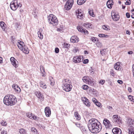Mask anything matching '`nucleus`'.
Instances as JSON below:
<instances>
[{
  "label": "nucleus",
  "instance_id": "nucleus-1",
  "mask_svg": "<svg viewBox=\"0 0 134 134\" xmlns=\"http://www.w3.org/2000/svg\"><path fill=\"white\" fill-rule=\"evenodd\" d=\"M88 126L89 130L92 133H97L102 129L100 122L96 119L92 118L89 121Z\"/></svg>",
  "mask_w": 134,
  "mask_h": 134
},
{
  "label": "nucleus",
  "instance_id": "nucleus-2",
  "mask_svg": "<svg viewBox=\"0 0 134 134\" xmlns=\"http://www.w3.org/2000/svg\"><path fill=\"white\" fill-rule=\"evenodd\" d=\"M16 101L15 97L12 94L5 96L3 99L4 103L7 105L10 106L14 105Z\"/></svg>",
  "mask_w": 134,
  "mask_h": 134
},
{
  "label": "nucleus",
  "instance_id": "nucleus-3",
  "mask_svg": "<svg viewBox=\"0 0 134 134\" xmlns=\"http://www.w3.org/2000/svg\"><path fill=\"white\" fill-rule=\"evenodd\" d=\"M63 90L66 92L71 91L72 87V85L70 84V81L69 79H65L63 81Z\"/></svg>",
  "mask_w": 134,
  "mask_h": 134
},
{
  "label": "nucleus",
  "instance_id": "nucleus-4",
  "mask_svg": "<svg viewBox=\"0 0 134 134\" xmlns=\"http://www.w3.org/2000/svg\"><path fill=\"white\" fill-rule=\"evenodd\" d=\"M127 122L129 127V134H134V129L133 126H134V121L130 118L127 119Z\"/></svg>",
  "mask_w": 134,
  "mask_h": 134
},
{
  "label": "nucleus",
  "instance_id": "nucleus-5",
  "mask_svg": "<svg viewBox=\"0 0 134 134\" xmlns=\"http://www.w3.org/2000/svg\"><path fill=\"white\" fill-rule=\"evenodd\" d=\"M48 21L49 23L53 25H57L58 21L56 17L52 14H50L47 17Z\"/></svg>",
  "mask_w": 134,
  "mask_h": 134
},
{
  "label": "nucleus",
  "instance_id": "nucleus-6",
  "mask_svg": "<svg viewBox=\"0 0 134 134\" xmlns=\"http://www.w3.org/2000/svg\"><path fill=\"white\" fill-rule=\"evenodd\" d=\"M83 81L86 83L92 86L94 85L93 79L91 77L88 76H85L82 79Z\"/></svg>",
  "mask_w": 134,
  "mask_h": 134
},
{
  "label": "nucleus",
  "instance_id": "nucleus-7",
  "mask_svg": "<svg viewBox=\"0 0 134 134\" xmlns=\"http://www.w3.org/2000/svg\"><path fill=\"white\" fill-rule=\"evenodd\" d=\"M10 8L13 10H16L19 5L18 4V2L17 0H14L12 2L10 5Z\"/></svg>",
  "mask_w": 134,
  "mask_h": 134
},
{
  "label": "nucleus",
  "instance_id": "nucleus-8",
  "mask_svg": "<svg viewBox=\"0 0 134 134\" xmlns=\"http://www.w3.org/2000/svg\"><path fill=\"white\" fill-rule=\"evenodd\" d=\"M113 121L118 124L121 123V120L120 117H118L117 115H114L113 117Z\"/></svg>",
  "mask_w": 134,
  "mask_h": 134
},
{
  "label": "nucleus",
  "instance_id": "nucleus-9",
  "mask_svg": "<svg viewBox=\"0 0 134 134\" xmlns=\"http://www.w3.org/2000/svg\"><path fill=\"white\" fill-rule=\"evenodd\" d=\"M83 57L82 56H76L74 57L72 61L75 63H79L81 62V60Z\"/></svg>",
  "mask_w": 134,
  "mask_h": 134
},
{
  "label": "nucleus",
  "instance_id": "nucleus-10",
  "mask_svg": "<svg viewBox=\"0 0 134 134\" xmlns=\"http://www.w3.org/2000/svg\"><path fill=\"white\" fill-rule=\"evenodd\" d=\"M103 124L106 128H110L112 127V125L110 121L107 119H104L103 121Z\"/></svg>",
  "mask_w": 134,
  "mask_h": 134
},
{
  "label": "nucleus",
  "instance_id": "nucleus-11",
  "mask_svg": "<svg viewBox=\"0 0 134 134\" xmlns=\"http://www.w3.org/2000/svg\"><path fill=\"white\" fill-rule=\"evenodd\" d=\"M81 99L83 102L84 103L86 106L88 107L90 106L91 103L90 102L89 100L85 97H83L81 98Z\"/></svg>",
  "mask_w": 134,
  "mask_h": 134
},
{
  "label": "nucleus",
  "instance_id": "nucleus-12",
  "mask_svg": "<svg viewBox=\"0 0 134 134\" xmlns=\"http://www.w3.org/2000/svg\"><path fill=\"white\" fill-rule=\"evenodd\" d=\"M111 16L113 20L115 21L118 20L119 19V15L118 14H116L114 12H112Z\"/></svg>",
  "mask_w": 134,
  "mask_h": 134
},
{
  "label": "nucleus",
  "instance_id": "nucleus-13",
  "mask_svg": "<svg viewBox=\"0 0 134 134\" xmlns=\"http://www.w3.org/2000/svg\"><path fill=\"white\" fill-rule=\"evenodd\" d=\"M112 131L114 134H121L122 133L121 129L117 127L114 128Z\"/></svg>",
  "mask_w": 134,
  "mask_h": 134
},
{
  "label": "nucleus",
  "instance_id": "nucleus-14",
  "mask_svg": "<svg viewBox=\"0 0 134 134\" xmlns=\"http://www.w3.org/2000/svg\"><path fill=\"white\" fill-rule=\"evenodd\" d=\"M22 50L24 53L27 54L29 53V50L28 48L25 45H24V46L22 47L21 49H19Z\"/></svg>",
  "mask_w": 134,
  "mask_h": 134
},
{
  "label": "nucleus",
  "instance_id": "nucleus-15",
  "mask_svg": "<svg viewBox=\"0 0 134 134\" xmlns=\"http://www.w3.org/2000/svg\"><path fill=\"white\" fill-rule=\"evenodd\" d=\"M77 28L78 30L81 32H84L85 34L87 35L88 34V32L87 31L86 29H84L83 27L81 26H78L77 27Z\"/></svg>",
  "mask_w": 134,
  "mask_h": 134
},
{
  "label": "nucleus",
  "instance_id": "nucleus-16",
  "mask_svg": "<svg viewBox=\"0 0 134 134\" xmlns=\"http://www.w3.org/2000/svg\"><path fill=\"white\" fill-rule=\"evenodd\" d=\"M79 41V38L75 36L72 37L71 38L70 41L71 42L73 43H77Z\"/></svg>",
  "mask_w": 134,
  "mask_h": 134
},
{
  "label": "nucleus",
  "instance_id": "nucleus-17",
  "mask_svg": "<svg viewBox=\"0 0 134 134\" xmlns=\"http://www.w3.org/2000/svg\"><path fill=\"white\" fill-rule=\"evenodd\" d=\"M10 60L13 65L15 68H16L17 65L16 62H18L16 60L14 57H12L10 58Z\"/></svg>",
  "mask_w": 134,
  "mask_h": 134
},
{
  "label": "nucleus",
  "instance_id": "nucleus-18",
  "mask_svg": "<svg viewBox=\"0 0 134 134\" xmlns=\"http://www.w3.org/2000/svg\"><path fill=\"white\" fill-rule=\"evenodd\" d=\"M45 112L46 115L47 116H49L51 114L50 109L49 107H47L45 109Z\"/></svg>",
  "mask_w": 134,
  "mask_h": 134
},
{
  "label": "nucleus",
  "instance_id": "nucleus-19",
  "mask_svg": "<svg viewBox=\"0 0 134 134\" xmlns=\"http://www.w3.org/2000/svg\"><path fill=\"white\" fill-rule=\"evenodd\" d=\"M114 68L115 69L117 70H121V67L120 65V62H118L115 63Z\"/></svg>",
  "mask_w": 134,
  "mask_h": 134
},
{
  "label": "nucleus",
  "instance_id": "nucleus-20",
  "mask_svg": "<svg viewBox=\"0 0 134 134\" xmlns=\"http://www.w3.org/2000/svg\"><path fill=\"white\" fill-rule=\"evenodd\" d=\"M40 70L41 73L42 74V76L43 77H44L46 76V72L45 71V69L44 67L42 65L40 66Z\"/></svg>",
  "mask_w": 134,
  "mask_h": 134
},
{
  "label": "nucleus",
  "instance_id": "nucleus-21",
  "mask_svg": "<svg viewBox=\"0 0 134 134\" xmlns=\"http://www.w3.org/2000/svg\"><path fill=\"white\" fill-rule=\"evenodd\" d=\"M83 26L86 29L90 28L92 29L93 25L91 23H86L83 24Z\"/></svg>",
  "mask_w": 134,
  "mask_h": 134
},
{
  "label": "nucleus",
  "instance_id": "nucleus-22",
  "mask_svg": "<svg viewBox=\"0 0 134 134\" xmlns=\"http://www.w3.org/2000/svg\"><path fill=\"white\" fill-rule=\"evenodd\" d=\"M113 4V1L111 0H108L107 3V7L109 9L111 8H112Z\"/></svg>",
  "mask_w": 134,
  "mask_h": 134
},
{
  "label": "nucleus",
  "instance_id": "nucleus-23",
  "mask_svg": "<svg viewBox=\"0 0 134 134\" xmlns=\"http://www.w3.org/2000/svg\"><path fill=\"white\" fill-rule=\"evenodd\" d=\"M36 96L39 98L43 100V96L40 92H35Z\"/></svg>",
  "mask_w": 134,
  "mask_h": 134
},
{
  "label": "nucleus",
  "instance_id": "nucleus-24",
  "mask_svg": "<svg viewBox=\"0 0 134 134\" xmlns=\"http://www.w3.org/2000/svg\"><path fill=\"white\" fill-rule=\"evenodd\" d=\"M13 88L15 90V91L18 93H20L21 91L20 88L17 85L13 86Z\"/></svg>",
  "mask_w": 134,
  "mask_h": 134
},
{
  "label": "nucleus",
  "instance_id": "nucleus-25",
  "mask_svg": "<svg viewBox=\"0 0 134 134\" xmlns=\"http://www.w3.org/2000/svg\"><path fill=\"white\" fill-rule=\"evenodd\" d=\"M40 87L42 88L43 89H46L47 87V86L44 83L43 81H41L40 82Z\"/></svg>",
  "mask_w": 134,
  "mask_h": 134
},
{
  "label": "nucleus",
  "instance_id": "nucleus-26",
  "mask_svg": "<svg viewBox=\"0 0 134 134\" xmlns=\"http://www.w3.org/2000/svg\"><path fill=\"white\" fill-rule=\"evenodd\" d=\"M17 46L19 49H21L22 47L24 46V45H25L24 43L22 41H20L17 43Z\"/></svg>",
  "mask_w": 134,
  "mask_h": 134
},
{
  "label": "nucleus",
  "instance_id": "nucleus-27",
  "mask_svg": "<svg viewBox=\"0 0 134 134\" xmlns=\"http://www.w3.org/2000/svg\"><path fill=\"white\" fill-rule=\"evenodd\" d=\"M74 116L76 120H80L81 119L80 116L78 112H75Z\"/></svg>",
  "mask_w": 134,
  "mask_h": 134
},
{
  "label": "nucleus",
  "instance_id": "nucleus-28",
  "mask_svg": "<svg viewBox=\"0 0 134 134\" xmlns=\"http://www.w3.org/2000/svg\"><path fill=\"white\" fill-rule=\"evenodd\" d=\"M49 80L51 85L52 86H53L55 82L53 78L52 77H49Z\"/></svg>",
  "mask_w": 134,
  "mask_h": 134
},
{
  "label": "nucleus",
  "instance_id": "nucleus-29",
  "mask_svg": "<svg viewBox=\"0 0 134 134\" xmlns=\"http://www.w3.org/2000/svg\"><path fill=\"white\" fill-rule=\"evenodd\" d=\"M81 9H78L76 10L75 13L77 16L79 15V14H80V15H81V16H82V14L81 12Z\"/></svg>",
  "mask_w": 134,
  "mask_h": 134
},
{
  "label": "nucleus",
  "instance_id": "nucleus-30",
  "mask_svg": "<svg viewBox=\"0 0 134 134\" xmlns=\"http://www.w3.org/2000/svg\"><path fill=\"white\" fill-rule=\"evenodd\" d=\"M86 0H77V4L79 5H81L84 3Z\"/></svg>",
  "mask_w": 134,
  "mask_h": 134
},
{
  "label": "nucleus",
  "instance_id": "nucleus-31",
  "mask_svg": "<svg viewBox=\"0 0 134 134\" xmlns=\"http://www.w3.org/2000/svg\"><path fill=\"white\" fill-rule=\"evenodd\" d=\"M74 3L73 0H68L66 3V4H68L69 5H70L71 6H72Z\"/></svg>",
  "mask_w": 134,
  "mask_h": 134
},
{
  "label": "nucleus",
  "instance_id": "nucleus-32",
  "mask_svg": "<svg viewBox=\"0 0 134 134\" xmlns=\"http://www.w3.org/2000/svg\"><path fill=\"white\" fill-rule=\"evenodd\" d=\"M72 6H71L70 5H69L65 4V5L64 8L65 10H68L71 8Z\"/></svg>",
  "mask_w": 134,
  "mask_h": 134
},
{
  "label": "nucleus",
  "instance_id": "nucleus-33",
  "mask_svg": "<svg viewBox=\"0 0 134 134\" xmlns=\"http://www.w3.org/2000/svg\"><path fill=\"white\" fill-rule=\"evenodd\" d=\"M27 116L30 119H32L33 118L34 114L31 113H27Z\"/></svg>",
  "mask_w": 134,
  "mask_h": 134
},
{
  "label": "nucleus",
  "instance_id": "nucleus-34",
  "mask_svg": "<svg viewBox=\"0 0 134 134\" xmlns=\"http://www.w3.org/2000/svg\"><path fill=\"white\" fill-rule=\"evenodd\" d=\"M4 23L3 21H1L0 22V25L3 30H4L5 27L4 26Z\"/></svg>",
  "mask_w": 134,
  "mask_h": 134
},
{
  "label": "nucleus",
  "instance_id": "nucleus-35",
  "mask_svg": "<svg viewBox=\"0 0 134 134\" xmlns=\"http://www.w3.org/2000/svg\"><path fill=\"white\" fill-rule=\"evenodd\" d=\"M38 37H39L41 39H42L43 38V35L41 33V32H40V31H38L37 33Z\"/></svg>",
  "mask_w": 134,
  "mask_h": 134
},
{
  "label": "nucleus",
  "instance_id": "nucleus-36",
  "mask_svg": "<svg viewBox=\"0 0 134 134\" xmlns=\"http://www.w3.org/2000/svg\"><path fill=\"white\" fill-rule=\"evenodd\" d=\"M129 99L131 101L134 102V97L131 96L130 95L128 97Z\"/></svg>",
  "mask_w": 134,
  "mask_h": 134
},
{
  "label": "nucleus",
  "instance_id": "nucleus-37",
  "mask_svg": "<svg viewBox=\"0 0 134 134\" xmlns=\"http://www.w3.org/2000/svg\"><path fill=\"white\" fill-rule=\"evenodd\" d=\"M26 131L23 129H21L20 130L19 132L21 134H24L25 133Z\"/></svg>",
  "mask_w": 134,
  "mask_h": 134
},
{
  "label": "nucleus",
  "instance_id": "nucleus-38",
  "mask_svg": "<svg viewBox=\"0 0 134 134\" xmlns=\"http://www.w3.org/2000/svg\"><path fill=\"white\" fill-rule=\"evenodd\" d=\"M1 124L3 126H6L7 125V123L6 121L2 120L1 122Z\"/></svg>",
  "mask_w": 134,
  "mask_h": 134
},
{
  "label": "nucleus",
  "instance_id": "nucleus-39",
  "mask_svg": "<svg viewBox=\"0 0 134 134\" xmlns=\"http://www.w3.org/2000/svg\"><path fill=\"white\" fill-rule=\"evenodd\" d=\"M70 44L68 43H64L63 47L64 48H68L70 46Z\"/></svg>",
  "mask_w": 134,
  "mask_h": 134
},
{
  "label": "nucleus",
  "instance_id": "nucleus-40",
  "mask_svg": "<svg viewBox=\"0 0 134 134\" xmlns=\"http://www.w3.org/2000/svg\"><path fill=\"white\" fill-rule=\"evenodd\" d=\"M103 28L104 29L106 30H109V27L106 25H104L103 26Z\"/></svg>",
  "mask_w": 134,
  "mask_h": 134
},
{
  "label": "nucleus",
  "instance_id": "nucleus-41",
  "mask_svg": "<svg viewBox=\"0 0 134 134\" xmlns=\"http://www.w3.org/2000/svg\"><path fill=\"white\" fill-rule=\"evenodd\" d=\"M82 88L84 90H87L89 87L86 85H84L82 86Z\"/></svg>",
  "mask_w": 134,
  "mask_h": 134
},
{
  "label": "nucleus",
  "instance_id": "nucleus-42",
  "mask_svg": "<svg viewBox=\"0 0 134 134\" xmlns=\"http://www.w3.org/2000/svg\"><path fill=\"white\" fill-rule=\"evenodd\" d=\"M91 40L94 42H95L97 40L98 41L97 38H96L94 37H92L91 39Z\"/></svg>",
  "mask_w": 134,
  "mask_h": 134
},
{
  "label": "nucleus",
  "instance_id": "nucleus-43",
  "mask_svg": "<svg viewBox=\"0 0 134 134\" xmlns=\"http://www.w3.org/2000/svg\"><path fill=\"white\" fill-rule=\"evenodd\" d=\"M88 13L90 15L93 16V15H94V13L92 10H90L89 11Z\"/></svg>",
  "mask_w": 134,
  "mask_h": 134
},
{
  "label": "nucleus",
  "instance_id": "nucleus-44",
  "mask_svg": "<svg viewBox=\"0 0 134 134\" xmlns=\"http://www.w3.org/2000/svg\"><path fill=\"white\" fill-rule=\"evenodd\" d=\"M76 125L77 127L79 128H80V127L81 126V124H80L79 122H73Z\"/></svg>",
  "mask_w": 134,
  "mask_h": 134
},
{
  "label": "nucleus",
  "instance_id": "nucleus-45",
  "mask_svg": "<svg viewBox=\"0 0 134 134\" xmlns=\"http://www.w3.org/2000/svg\"><path fill=\"white\" fill-rule=\"evenodd\" d=\"M31 131L34 132V133H36L37 130L34 127H32L31 129Z\"/></svg>",
  "mask_w": 134,
  "mask_h": 134
},
{
  "label": "nucleus",
  "instance_id": "nucleus-46",
  "mask_svg": "<svg viewBox=\"0 0 134 134\" xmlns=\"http://www.w3.org/2000/svg\"><path fill=\"white\" fill-rule=\"evenodd\" d=\"M32 119H34L36 120H38L39 119V118L37 116H35L34 115Z\"/></svg>",
  "mask_w": 134,
  "mask_h": 134
},
{
  "label": "nucleus",
  "instance_id": "nucleus-47",
  "mask_svg": "<svg viewBox=\"0 0 134 134\" xmlns=\"http://www.w3.org/2000/svg\"><path fill=\"white\" fill-rule=\"evenodd\" d=\"M131 3V1L130 0H127L126 2L125 3V4L130 5V4Z\"/></svg>",
  "mask_w": 134,
  "mask_h": 134
},
{
  "label": "nucleus",
  "instance_id": "nucleus-48",
  "mask_svg": "<svg viewBox=\"0 0 134 134\" xmlns=\"http://www.w3.org/2000/svg\"><path fill=\"white\" fill-rule=\"evenodd\" d=\"M95 104L97 106L99 107H101V105L100 103L98 102H97Z\"/></svg>",
  "mask_w": 134,
  "mask_h": 134
},
{
  "label": "nucleus",
  "instance_id": "nucleus-49",
  "mask_svg": "<svg viewBox=\"0 0 134 134\" xmlns=\"http://www.w3.org/2000/svg\"><path fill=\"white\" fill-rule=\"evenodd\" d=\"M105 81L104 80H101L99 82L102 85H103L105 83Z\"/></svg>",
  "mask_w": 134,
  "mask_h": 134
},
{
  "label": "nucleus",
  "instance_id": "nucleus-50",
  "mask_svg": "<svg viewBox=\"0 0 134 134\" xmlns=\"http://www.w3.org/2000/svg\"><path fill=\"white\" fill-rule=\"evenodd\" d=\"M89 62V60L88 59L84 60L83 61V63L84 64H87Z\"/></svg>",
  "mask_w": 134,
  "mask_h": 134
},
{
  "label": "nucleus",
  "instance_id": "nucleus-51",
  "mask_svg": "<svg viewBox=\"0 0 134 134\" xmlns=\"http://www.w3.org/2000/svg\"><path fill=\"white\" fill-rule=\"evenodd\" d=\"M92 101L95 104H96L98 102L97 100L95 98H93L92 99Z\"/></svg>",
  "mask_w": 134,
  "mask_h": 134
},
{
  "label": "nucleus",
  "instance_id": "nucleus-52",
  "mask_svg": "<svg viewBox=\"0 0 134 134\" xmlns=\"http://www.w3.org/2000/svg\"><path fill=\"white\" fill-rule=\"evenodd\" d=\"M59 50L58 48H56L55 49V52L56 53H59Z\"/></svg>",
  "mask_w": 134,
  "mask_h": 134
},
{
  "label": "nucleus",
  "instance_id": "nucleus-53",
  "mask_svg": "<svg viewBox=\"0 0 134 134\" xmlns=\"http://www.w3.org/2000/svg\"><path fill=\"white\" fill-rule=\"evenodd\" d=\"M98 36L99 37H105V35L104 34H99Z\"/></svg>",
  "mask_w": 134,
  "mask_h": 134
},
{
  "label": "nucleus",
  "instance_id": "nucleus-54",
  "mask_svg": "<svg viewBox=\"0 0 134 134\" xmlns=\"http://www.w3.org/2000/svg\"><path fill=\"white\" fill-rule=\"evenodd\" d=\"M77 17L78 18H79L80 19H82L83 17V15L82 14V16H81V15H80V14H79V15L77 16Z\"/></svg>",
  "mask_w": 134,
  "mask_h": 134
},
{
  "label": "nucleus",
  "instance_id": "nucleus-55",
  "mask_svg": "<svg viewBox=\"0 0 134 134\" xmlns=\"http://www.w3.org/2000/svg\"><path fill=\"white\" fill-rule=\"evenodd\" d=\"M128 90L130 92H132L131 88L130 87H129L128 88Z\"/></svg>",
  "mask_w": 134,
  "mask_h": 134
},
{
  "label": "nucleus",
  "instance_id": "nucleus-56",
  "mask_svg": "<svg viewBox=\"0 0 134 134\" xmlns=\"http://www.w3.org/2000/svg\"><path fill=\"white\" fill-rule=\"evenodd\" d=\"M1 134H7V131L4 130H2L1 133Z\"/></svg>",
  "mask_w": 134,
  "mask_h": 134
},
{
  "label": "nucleus",
  "instance_id": "nucleus-57",
  "mask_svg": "<svg viewBox=\"0 0 134 134\" xmlns=\"http://www.w3.org/2000/svg\"><path fill=\"white\" fill-rule=\"evenodd\" d=\"M126 15L127 18H129L130 16L129 13H127L126 14Z\"/></svg>",
  "mask_w": 134,
  "mask_h": 134
},
{
  "label": "nucleus",
  "instance_id": "nucleus-58",
  "mask_svg": "<svg viewBox=\"0 0 134 134\" xmlns=\"http://www.w3.org/2000/svg\"><path fill=\"white\" fill-rule=\"evenodd\" d=\"M120 84H121L123 82L122 81L120 80H119L117 81Z\"/></svg>",
  "mask_w": 134,
  "mask_h": 134
},
{
  "label": "nucleus",
  "instance_id": "nucleus-59",
  "mask_svg": "<svg viewBox=\"0 0 134 134\" xmlns=\"http://www.w3.org/2000/svg\"><path fill=\"white\" fill-rule=\"evenodd\" d=\"M132 71L133 76L134 77V64L132 66Z\"/></svg>",
  "mask_w": 134,
  "mask_h": 134
},
{
  "label": "nucleus",
  "instance_id": "nucleus-60",
  "mask_svg": "<svg viewBox=\"0 0 134 134\" xmlns=\"http://www.w3.org/2000/svg\"><path fill=\"white\" fill-rule=\"evenodd\" d=\"M126 33L127 34L130 35V32L129 31L127 30L126 31Z\"/></svg>",
  "mask_w": 134,
  "mask_h": 134
},
{
  "label": "nucleus",
  "instance_id": "nucleus-61",
  "mask_svg": "<svg viewBox=\"0 0 134 134\" xmlns=\"http://www.w3.org/2000/svg\"><path fill=\"white\" fill-rule=\"evenodd\" d=\"M3 58L1 57H0V63H2Z\"/></svg>",
  "mask_w": 134,
  "mask_h": 134
},
{
  "label": "nucleus",
  "instance_id": "nucleus-62",
  "mask_svg": "<svg viewBox=\"0 0 134 134\" xmlns=\"http://www.w3.org/2000/svg\"><path fill=\"white\" fill-rule=\"evenodd\" d=\"M90 71H91V73L94 71V70L93 69H92V67L91 68V69H90Z\"/></svg>",
  "mask_w": 134,
  "mask_h": 134
},
{
  "label": "nucleus",
  "instance_id": "nucleus-63",
  "mask_svg": "<svg viewBox=\"0 0 134 134\" xmlns=\"http://www.w3.org/2000/svg\"><path fill=\"white\" fill-rule=\"evenodd\" d=\"M84 53L85 54H88V52L87 51H84Z\"/></svg>",
  "mask_w": 134,
  "mask_h": 134
},
{
  "label": "nucleus",
  "instance_id": "nucleus-64",
  "mask_svg": "<svg viewBox=\"0 0 134 134\" xmlns=\"http://www.w3.org/2000/svg\"><path fill=\"white\" fill-rule=\"evenodd\" d=\"M100 53L102 55H103L105 54L103 52L101 51H100Z\"/></svg>",
  "mask_w": 134,
  "mask_h": 134
}]
</instances>
